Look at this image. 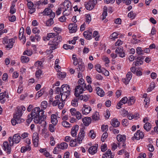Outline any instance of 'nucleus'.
<instances>
[{"instance_id":"a19ab883","label":"nucleus","mask_w":158,"mask_h":158,"mask_svg":"<svg viewBox=\"0 0 158 158\" xmlns=\"http://www.w3.org/2000/svg\"><path fill=\"white\" fill-rule=\"evenodd\" d=\"M48 106V103L47 102L44 101L41 103V107L42 109H46Z\"/></svg>"},{"instance_id":"bb28decb","label":"nucleus","mask_w":158,"mask_h":158,"mask_svg":"<svg viewBox=\"0 0 158 158\" xmlns=\"http://www.w3.org/2000/svg\"><path fill=\"white\" fill-rule=\"evenodd\" d=\"M33 113V112H31L27 116V119L26 120V122L28 124H29L32 121L33 118L35 119V117Z\"/></svg>"},{"instance_id":"1a4fd4ad","label":"nucleus","mask_w":158,"mask_h":158,"mask_svg":"<svg viewBox=\"0 0 158 158\" xmlns=\"http://www.w3.org/2000/svg\"><path fill=\"white\" fill-rule=\"evenodd\" d=\"M69 29L70 33H75L77 30V25L76 23L70 24L69 25Z\"/></svg>"},{"instance_id":"c85d7f7f","label":"nucleus","mask_w":158,"mask_h":158,"mask_svg":"<svg viewBox=\"0 0 158 158\" xmlns=\"http://www.w3.org/2000/svg\"><path fill=\"white\" fill-rule=\"evenodd\" d=\"M107 7L106 6L104 7L103 8V11L102 15V20H103L105 19H106V17L107 16Z\"/></svg>"},{"instance_id":"4c0bfd02","label":"nucleus","mask_w":158,"mask_h":158,"mask_svg":"<svg viewBox=\"0 0 158 158\" xmlns=\"http://www.w3.org/2000/svg\"><path fill=\"white\" fill-rule=\"evenodd\" d=\"M136 52L137 53L138 55H143V51L141 47H138L136 49Z\"/></svg>"},{"instance_id":"dca6fc26","label":"nucleus","mask_w":158,"mask_h":158,"mask_svg":"<svg viewBox=\"0 0 158 158\" xmlns=\"http://www.w3.org/2000/svg\"><path fill=\"white\" fill-rule=\"evenodd\" d=\"M128 101V99L126 97H125L123 98L121 100L118 102L117 104V108L119 109L121 108V106L123 105V104H125Z\"/></svg>"},{"instance_id":"49530a36","label":"nucleus","mask_w":158,"mask_h":158,"mask_svg":"<svg viewBox=\"0 0 158 158\" xmlns=\"http://www.w3.org/2000/svg\"><path fill=\"white\" fill-rule=\"evenodd\" d=\"M42 72L41 70L40 69L36 71L35 74L36 77L39 78L41 75Z\"/></svg>"},{"instance_id":"0eeeda50","label":"nucleus","mask_w":158,"mask_h":158,"mask_svg":"<svg viewBox=\"0 0 158 158\" xmlns=\"http://www.w3.org/2000/svg\"><path fill=\"white\" fill-rule=\"evenodd\" d=\"M63 9L65 10H72V6L71 3L68 0L65 1L63 4Z\"/></svg>"},{"instance_id":"a211bd4d","label":"nucleus","mask_w":158,"mask_h":158,"mask_svg":"<svg viewBox=\"0 0 158 158\" xmlns=\"http://www.w3.org/2000/svg\"><path fill=\"white\" fill-rule=\"evenodd\" d=\"M60 36V35H59L58 34H55L53 33H48L46 37L44 39V40H45L46 39L47 40H49L51 38L53 39L55 38L56 37L59 36Z\"/></svg>"},{"instance_id":"6e6552de","label":"nucleus","mask_w":158,"mask_h":158,"mask_svg":"<svg viewBox=\"0 0 158 158\" xmlns=\"http://www.w3.org/2000/svg\"><path fill=\"white\" fill-rule=\"evenodd\" d=\"M117 139L119 142L118 143V147H119L121 143L125 142L126 139V136L124 135H118L116 137Z\"/></svg>"},{"instance_id":"cd10ccee","label":"nucleus","mask_w":158,"mask_h":158,"mask_svg":"<svg viewBox=\"0 0 158 158\" xmlns=\"http://www.w3.org/2000/svg\"><path fill=\"white\" fill-rule=\"evenodd\" d=\"M79 69L80 71L83 72L85 70V66L84 63H82V61L80 60L78 62Z\"/></svg>"},{"instance_id":"4468645a","label":"nucleus","mask_w":158,"mask_h":158,"mask_svg":"<svg viewBox=\"0 0 158 158\" xmlns=\"http://www.w3.org/2000/svg\"><path fill=\"white\" fill-rule=\"evenodd\" d=\"M78 129L79 126L77 125H76L73 127L71 132V134L73 137H76Z\"/></svg>"},{"instance_id":"f257e3e1","label":"nucleus","mask_w":158,"mask_h":158,"mask_svg":"<svg viewBox=\"0 0 158 158\" xmlns=\"http://www.w3.org/2000/svg\"><path fill=\"white\" fill-rule=\"evenodd\" d=\"M31 112L33 113L34 115L35 119L34 121L35 124H41L46 118V115L44 114V111L42 109L40 110L38 107L34 108Z\"/></svg>"},{"instance_id":"37998d69","label":"nucleus","mask_w":158,"mask_h":158,"mask_svg":"<svg viewBox=\"0 0 158 158\" xmlns=\"http://www.w3.org/2000/svg\"><path fill=\"white\" fill-rule=\"evenodd\" d=\"M95 68L97 72L99 73H101L102 72V71L101 70V66L100 64H97L95 65Z\"/></svg>"},{"instance_id":"052dcab7","label":"nucleus","mask_w":158,"mask_h":158,"mask_svg":"<svg viewBox=\"0 0 158 158\" xmlns=\"http://www.w3.org/2000/svg\"><path fill=\"white\" fill-rule=\"evenodd\" d=\"M49 130L51 132H53L55 130V128L54 125H53L52 124H49Z\"/></svg>"},{"instance_id":"2eb2a0df","label":"nucleus","mask_w":158,"mask_h":158,"mask_svg":"<svg viewBox=\"0 0 158 158\" xmlns=\"http://www.w3.org/2000/svg\"><path fill=\"white\" fill-rule=\"evenodd\" d=\"M39 142L38 135L36 133H34L33 135V142L34 145L35 147L38 146Z\"/></svg>"},{"instance_id":"aec40b11","label":"nucleus","mask_w":158,"mask_h":158,"mask_svg":"<svg viewBox=\"0 0 158 158\" xmlns=\"http://www.w3.org/2000/svg\"><path fill=\"white\" fill-rule=\"evenodd\" d=\"M110 149H109L105 153L103 154L102 158H114Z\"/></svg>"},{"instance_id":"f03ea898","label":"nucleus","mask_w":158,"mask_h":158,"mask_svg":"<svg viewBox=\"0 0 158 158\" xmlns=\"http://www.w3.org/2000/svg\"><path fill=\"white\" fill-rule=\"evenodd\" d=\"M71 89L69 86L67 84H63L61 86L60 100L63 102L70 95Z\"/></svg>"},{"instance_id":"774afa93","label":"nucleus","mask_w":158,"mask_h":158,"mask_svg":"<svg viewBox=\"0 0 158 158\" xmlns=\"http://www.w3.org/2000/svg\"><path fill=\"white\" fill-rule=\"evenodd\" d=\"M122 81L126 85H127L129 83L130 81L128 80V79L126 77L122 79Z\"/></svg>"},{"instance_id":"39448f33","label":"nucleus","mask_w":158,"mask_h":158,"mask_svg":"<svg viewBox=\"0 0 158 158\" xmlns=\"http://www.w3.org/2000/svg\"><path fill=\"white\" fill-rule=\"evenodd\" d=\"M20 119V112L19 109L16 113L15 114L14 117L11 120V123L13 125H15L19 123Z\"/></svg>"},{"instance_id":"ddd939ff","label":"nucleus","mask_w":158,"mask_h":158,"mask_svg":"<svg viewBox=\"0 0 158 158\" xmlns=\"http://www.w3.org/2000/svg\"><path fill=\"white\" fill-rule=\"evenodd\" d=\"M3 149L6 151V153L9 154L11 152V148L10 147L7 141L4 142L3 144Z\"/></svg>"},{"instance_id":"f8f14e48","label":"nucleus","mask_w":158,"mask_h":158,"mask_svg":"<svg viewBox=\"0 0 158 158\" xmlns=\"http://www.w3.org/2000/svg\"><path fill=\"white\" fill-rule=\"evenodd\" d=\"M91 110V109L89 106L85 104L83 105V107L82 109V114L87 115L90 112Z\"/></svg>"},{"instance_id":"7ed1b4c3","label":"nucleus","mask_w":158,"mask_h":158,"mask_svg":"<svg viewBox=\"0 0 158 158\" xmlns=\"http://www.w3.org/2000/svg\"><path fill=\"white\" fill-rule=\"evenodd\" d=\"M62 40V38L61 36L56 37L55 38L53 39L52 40L49 41L48 45L49 48L51 50H55L58 47L59 43Z\"/></svg>"},{"instance_id":"79ce46f5","label":"nucleus","mask_w":158,"mask_h":158,"mask_svg":"<svg viewBox=\"0 0 158 158\" xmlns=\"http://www.w3.org/2000/svg\"><path fill=\"white\" fill-rule=\"evenodd\" d=\"M108 134L107 132H105L102 134L101 137V141L102 142H104L105 141V139L108 137Z\"/></svg>"},{"instance_id":"c9c22d12","label":"nucleus","mask_w":158,"mask_h":158,"mask_svg":"<svg viewBox=\"0 0 158 158\" xmlns=\"http://www.w3.org/2000/svg\"><path fill=\"white\" fill-rule=\"evenodd\" d=\"M54 23L53 19L52 18H50L49 20L46 21V24L47 26H50Z\"/></svg>"},{"instance_id":"9b49d317","label":"nucleus","mask_w":158,"mask_h":158,"mask_svg":"<svg viewBox=\"0 0 158 158\" xmlns=\"http://www.w3.org/2000/svg\"><path fill=\"white\" fill-rule=\"evenodd\" d=\"M116 53L119 55V56L123 58L125 56V53L123 51V47L118 48L115 50Z\"/></svg>"},{"instance_id":"20e7f679","label":"nucleus","mask_w":158,"mask_h":158,"mask_svg":"<svg viewBox=\"0 0 158 158\" xmlns=\"http://www.w3.org/2000/svg\"><path fill=\"white\" fill-rule=\"evenodd\" d=\"M9 140L10 146H12L14 143H19L20 141L19 134H17L14 135L13 138L10 137L9 138Z\"/></svg>"},{"instance_id":"4d7b16f0","label":"nucleus","mask_w":158,"mask_h":158,"mask_svg":"<svg viewBox=\"0 0 158 158\" xmlns=\"http://www.w3.org/2000/svg\"><path fill=\"white\" fill-rule=\"evenodd\" d=\"M128 120L127 119H124L122 121V124L123 126H126L128 124Z\"/></svg>"},{"instance_id":"0e129e2a","label":"nucleus","mask_w":158,"mask_h":158,"mask_svg":"<svg viewBox=\"0 0 158 158\" xmlns=\"http://www.w3.org/2000/svg\"><path fill=\"white\" fill-rule=\"evenodd\" d=\"M145 57L144 56H137L135 58V59L137 60L136 61H142L144 59Z\"/></svg>"},{"instance_id":"7c9ffc66","label":"nucleus","mask_w":158,"mask_h":158,"mask_svg":"<svg viewBox=\"0 0 158 158\" xmlns=\"http://www.w3.org/2000/svg\"><path fill=\"white\" fill-rule=\"evenodd\" d=\"M143 127L146 131H148L150 130L151 124L149 123H146L144 124Z\"/></svg>"},{"instance_id":"f3484780","label":"nucleus","mask_w":158,"mask_h":158,"mask_svg":"<svg viewBox=\"0 0 158 158\" xmlns=\"http://www.w3.org/2000/svg\"><path fill=\"white\" fill-rule=\"evenodd\" d=\"M98 144L97 146H92L89 148V153L93 155L96 153L97 152Z\"/></svg>"},{"instance_id":"e2e57ef3","label":"nucleus","mask_w":158,"mask_h":158,"mask_svg":"<svg viewBox=\"0 0 158 158\" xmlns=\"http://www.w3.org/2000/svg\"><path fill=\"white\" fill-rule=\"evenodd\" d=\"M43 94V93L42 92V90H40L36 94L35 98L36 99L37 97V96L38 95V97L37 98H38L41 96Z\"/></svg>"},{"instance_id":"6ab92c4d","label":"nucleus","mask_w":158,"mask_h":158,"mask_svg":"<svg viewBox=\"0 0 158 158\" xmlns=\"http://www.w3.org/2000/svg\"><path fill=\"white\" fill-rule=\"evenodd\" d=\"M77 89H79V92L80 93H82L83 91H85L87 89V86L85 83H84L81 85H78L77 86Z\"/></svg>"},{"instance_id":"2f4dec72","label":"nucleus","mask_w":158,"mask_h":158,"mask_svg":"<svg viewBox=\"0 0 158 158\" xmlns=\"http://www.w3.org/2000/svg\"><path fill=\"white\" fill-rule=\"evenodd\" d=\"M60 149L64 150L67 148L68 147L67 143L65 142L61 143L60 144Z\"/></svg>"},{"instance_id":"b1692460","label":"nucleus","mask_w":158,"mask_h":158,"mask_svg":"<svg viewBox=\"0 0 158 158\" xmlns=\"http://www.w3.org/2000/svg\"><path fill=\"white\" fill-rule=\"evenodd\" d=\"M51 118L52 123L55 126L58 122L56 115L54 114H52L51 116Z\"/></svg>"},{"instance_id":"680f3d73","label":"nucleus","mask_w":158,"mask_h":158,"mask_svg":"<svg viewBox=\"0 0 158 158\" xmlns=\"http://www.w3.org/2000/svg\"><path fill=\"white\" fill-rule=\"evenodd\" d=\"M118 35L116 33H113L111 34V39L114 40L115 39L118 38Z\"/></svg>"},{"instance_id":"4be33fe9","label":"nucleus","mask_w":158,"mask_h":158,"mask_svg":"<svg viewBox=\"0 0 158 158\" xmlns=\"http://www.w3.org/2000/svg\"><path fill=\"white\" fill-rule=\"evenodd\" d=\"M82 121L85 125L87 126L90 123L91 121V119L89 117H85L84 118L82 119Z\"/></svg>"},{"instance_id":"f704fd0d","label":"nucleus","mask_w":158,"mask_h":158,"mask_svg":"<svg viewBox=\"0 0 158 158\" xmlns=\"http://www.w3.org/2000/svg\"><path fill=\"white\" fill-rule=\"evenodd\" d=\"M21 60L23 63H27L29 61V59L27 56H22Z\"/></svg>"},{"instance_id":"9d476101","label":"nucleus","mask_w":158,"mask_h":158,"mask_svg":"<svg viewBox=\"0 0 158 158\" xmlns=\"http://www.w3.org/2000/svg\"><path fill=\"white\" fill-rule=\"evenodd\" d=\"M85 131L83 128L80 129V133L78 135V137L77 138V140L78 142L79 143H81V142L83 139L85 135Z\"/></svg>"},{"instance_id":"473e14b6","label":"nucleus","mask_w":158,"mask_h":158,"mask_svg":"<svg viewBox=\"0 0 158 158\" xmlns=\"http://www.w3.org/2000/svg\"><path fill=\"white\" fill-rule=\"evenodd\" d=\"M52 11V10L50 9L46 8L42 13L44 15H50V13H51Z\"/></svg>"},{"instance_id":"ea45409f","label":"nucleus","mask_w":158,"mask_h":158,"mask_svg":"<svg viewBox=\"0 0 158 158\" xmlns=\"http://www.w3.org/2000/svg\"><path fill=\"white\" fill-rule=\"evenodd\" d=\"M59 149H60V144H58L57 145L56 147L54 148L53 152L55 154H56L58 153V152L59 151Z\"/></svg>"},{"instance_id":"bf43d9fd","label":"nucleus","mask_w":158,"mask_h":158,"mask_svg":"<svg viewBox=\"0 0 158 158\" xmlns=\"http://www.w3.org/2000/svg\"><path fill=\"white\" fill-rule=\"evenodd\" d=\"M75 116H76L78 120L80 119L81 118V114L79 111L76 112Z\"/></svg>"},{"instance_id":"a18cd8bd","label":"nucleus","mask_w":158,"mask_h":158,"mask_svg":"<svg viewBox=\"0 0 158 158\" xmlns=\"http://www.w3.org/2000/svg\"><path fill=\"white\" fill-rule=\"evenodd\" d=\"M135 13H134L133 11H131L128 14L127 16L129 18L134 19L135 17Z\"/></svg>"},{"instance_id":"72a5a7b5","label":"nucleus","mask_w":158,"mask_h":158,"mask_svg":"<svg viewBox=\"0 0 158 158\" xmlns=\"http://www.w3.org/2000/svg\"><path fill=\"white\" fill-rule=\"evenodd\" d=\"M135 101L134 98L133 97H129V99L128 100V105H131L133 104L134 103Z\"/></svg>"},{"instance_id":"c756f323","label":"nucleus","mask_w":158,"mask_h":158,"mask_svg":"<svg viewBox=\"0 0 158 158\" xmlns=\"http://www.w3.org/2000/svg\"><path fill=\"white\" fill-rule=\"evenodd\" d=\"M92 119L93 121L98 120L100 119L99 114L97 112H95L92 116Z\"/></svg>"},{"instance_id":"09e8293b","label":"nucleus","mask_w":158,"mask_h":158,"mask_svg":"<svg viewBox=\"0 0 158 158\" xmlns=\"http://www.w3.org/2000/svg\"><path fill=\"white\" fill-rule=\"evenodd\" d=\"M62 125L64 127L69 128L70 127V124L66 121H64L62 123Z\"/></svg>"},{"instance_id":"5fc2aeb1","label":"nucleus","mask_w":158,"mask_h":158,"mask_svg":"<svg viewBox=\"0 0 158 158\" xmlns=\"http://www.w3.org/2000/svg\"><path fill=\"white\" fill-rule=\"evenodd\" d=\"M81 94V93H80L79 92V89H77V87H76L75 88L74 94L75 96L76 97V98H78V97L80 95V94Z\"/></svg>"},{"instance_id":"864d4df0","label":"nucleus","mask_w":158,"mask_h":158,"mask_svg":"<svg viewBox=\"0 0 158 158\" xmlns=\"http://www.w3.org/2000/svg\"><path fill=\"white\" fill-rule=\"evenodd\" d=\"M143 63V61H136L135 62H133V64H134L135 66H140Z\"/></svg>"},{"instance_id":"412c9836","label":"nucleus","mask_w":158,"mask_h":158,"mask_svg":"<svg viewBox=\"0 0 158 158\" xmlns=\"http://www.w3.org/2000/svg\"><path fill=\"white\" fill-rule=\"evenodd\" d=\"M111 124L114 127H117L119 126L120 123L117 119L114 118L112 119Z\"/></svg>"},{"instance_id":"e433bc0d","label":"nucleus","mask_w":158,"mask_h":158,"mask_svg":"<svg viewBox=\"0 0 158 158\" xmlns=\"http://www.w3.org/2000/svg\"><path fill=\"white\" fill-rule=\"evenodd\" d=\"M78 99L76 98L73 99L71 102V104L72 106H76L77 105Z\"/></svg>"},{"instance_id":"5701e85b","label":"nucleus","mask_w":158,"mask_h":158,"mask_svg":"<svg viewBox=\"0 0 158 158\" xmlns=\"http://www.w3.org/2000/svg\"><path fill=\"white\" fill-rule=\"evenodd\" d=\"M96 90L97 94L101 97H103L104 95V92L99 87H96Z\"/></svg>"},{"instance_id":"338daca9","label":"nucleus","mask_w":158,"mask_h":158,"mask_svg":"<svg viewBox=\"0 0 158 158\" xmlns=\"http://www.w3.org/2000/svg\"><path fill=\"white\" fill-rule=\"evenodd\" d=\"M70 112L73 116H75L77 111L75 108H72L70 109Z\"/></svg>"},{"instance_id":"58836bf2","label":"nucleus","mask_w":158,"mask_h":158,"mask_svg":"<svg viewBox=\"0 0 158 158\" xmlns=\"http://www.w3.org/2000/svg\"><path fill=\"white\" fill-rule=\"evenodd\" d=\"M57 77L60 79L62 78H64L66 76V73H62V72H59L57 74Z\"/></svg>"},{"instance_id":"c03bdc74","label":"nucleus","mask_w":158,"mask_h":158,"mask_svg":"<svg viewBox=\"0 0 158 158\" xmlns=\"http://www.w3.org/2000/svg\"><path fill=\"white\" fill-rule=\"evenodd\" d=\"M138 131H139V136H138L139 137H136V140H138L140 139H142L144 137V135L142 131H141L139 130H138Z\"/></svg>"},{"instance_id":"69168bd1","label":"nucleus","mask_w":158,"mask_h":158,"mask_svg":"<svg viewBox=\"0 0 158 158\" xmlns=\"http://www.w3.org/2000/svg\"><path fill=\"white\" fill-rule=\"evenodd\" d=\"M148 150L149 151L152 152L154 151V147L152 144H149L148 146Z\"/></svg>"},{"instance_id":"603ef678","label":"nucleus","mask_w":158,"mask_h":158,"mask_svg":"<svg viewBox=\"0 0 158 158\" xmlns=\"http://www.w3.org/2000/svg\"><path fill=\"white\" fill-rule=\"evenodd\" d=\"M85 17L86 18V21L87 22L89 23L91 20V17L89 14H87L85 15Z\"/></svg>"},{"instance_id":"8fccbe9b","label":"nucleus","mask_w":158,"mask_h":158,"mask_svg":"<svg viewBox=\"0 0 158 158\" xmlns=\"http://www.w3.org/2000/svg\"><path fill=\"white\" fill-rule=\"evenodd\" d=\"M33 53V52L32 51L30 50H26L25 51L23 54V55H27L28 56H31Z\"/></svg>"},{"instance_id":"3c124183","label":"nucleus","mask_w":158,"mask_h":158,"mask_svg":"<svg viewBox=\"0 0 158 158\" xmlns=\"http://www.w3.org/2000/svg\"><path fill=\"white\" fill-rule=\"evenodd\" d=\"M89 136L92 139H94L95 137V135L94 133V131L93 130H91L90 131L89 133Z\"/></svg>"},{"instance_id":"a878e982","label":"nucleus","mask_w":158,"mask_h":158,"mask_svg":"<svg viewBox=\"0 0 158 158\" xmlns=\"http://www.w3.org/2000/svg\"><path fill=\"white\" fill-rule=\"evenodd\" d=\"M31 150V147L30 145H27L26 146H23L20 149V152L24 153L27 151H30Z\"/></svg>"},{"instance_id":"423d86ee","label":"nucleus","mask_w":158,"mask_h":158,"mask_svg":"<svg viewBox=\"0 0 158 158\" xmlns=\"http://www.w3.org/2000/svg\"><path fill=\"white\" fill-rule=\"evenodd\" d=\"M97 3V0H90L85 5V8L87 10H91L93 9L95 5Z\"/></svg>"},{"instance_id":"13d9d810","label":"nucleus","mask_w":158,"mask_h":158,"mask_svg":"<svg viewBox=\"0 0 158 158\" xmlns=\"http://www.w3.org/2000/svg\"><path fill=\"white\" fill-rule=\"evenodd\" d=\"M132 73L130 72H128L127 74L126 77L127 79H128V80H129L130 81V80H131V79L132 78Z\"/></svg>"},{"instance_id":"393cba45","label":"nucleus","mask_w":158,"mask_h":158,"mask_svg":"<svg viewBox=\"0 0 158 158\" xmlns=\"http://www.w3.org/2000/svg\"><path fill=\"white\" fill-rule=\"evenodd\" d=\"M83 35L85 39L90 40L91 39V36L92 35V32L88 31H84L83 33Z\"/></svg>"},{"instance_id":"6e6d98bb","label":"nucleus","mask_w":158,"mask_h":158,"mask_svg":"<svg viewBox=\"0 0 158 158\" xmlns=\"http://www.w3.org/2000/svg\"><path fill=\"white\" fill-rule=\"evenodd\" d=\"M54 30L56 32V34H58V35L59 33H60L62 31V29L58 27H54Z\"/></svg>"},{"instance_id":"de8ad7c7","label":"nucleus","mask_w":158,"mask_h":158,"mask_svg":"<svg viewBox=\"0 0 158 158\" xmlns=\"http://www.w3.org/2000/svg\"><path fill=\"white\" fill-rule=\"evenodd\" d=\"M63 48H64L66 50H67L68 49H71L74 48V47L73 46H71L69 45L64 44L63 46Z\"/></svg>"}]
</instances>
